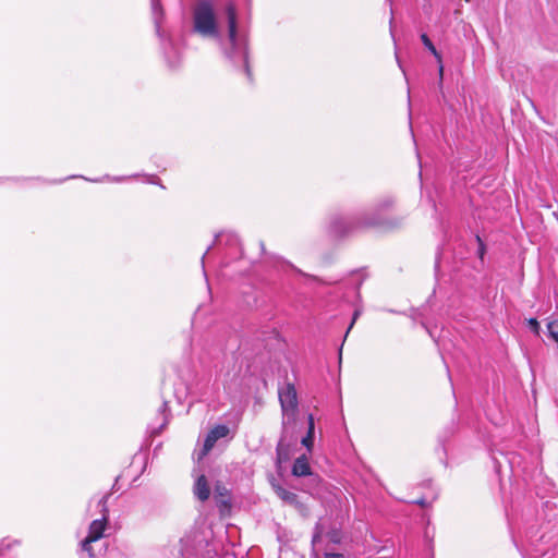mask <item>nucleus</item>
Wrapping results in <instances>:
<instances>
[{
	"label": "nucleus",
	"mask_w": 558,
	"mask_h": 558,
	"mask_svg": "<svg viewBox=\"0 0 558 558\" xmlns=\"http://www.w3.org/2000/svg\"><path fill=\"white\" fill-rule=\"evenodd\" d=\"M177 63H178V62H171V63H170V66H172V68H173V66H175V65H177Z\"/></svg>",
	"instance_id": "4be33fe9"
},
{
	"label": "nucleus",
	"mask_w": 558,
	"mask_h": 558,
	"mask_svg": "<svg viewBox=\"0 0 558 558\" xmlns=\"http://www.w3.org/2000/svg\"><path fill=\"white\" fill-rule=\"evenodd\" d=\"M279 400L284 415H294L298 405L296 390L293 385H288L279 391Z\"/></svg>",
	"instance_id": "423d86ee"
},
{
	"label": "nucleus",
	"mask_w": 558,
	"mask_h": 558,
	"mask_svg": "<svg viewBox=\"0 0 558 558\" xmlns=\"http://www.w3.org/2000/svg\"><path fill=\"white\" fill-rule=\"evenodd\" d=\"M210 248H211V245H209V246L207 247L206 252H205V253L203 254V256H202V264H203V265H204V262H205V257H206L207 253L210 251Z\"/></svg>",
	"instance_id": "6ab92c4d"
},
{
	"label": "nucleus",
	"mask_w": 558,
	"mask_h": 558,
	"mask_svg": "<svg viewBox=\"0 0 558 558\" xmlns=\"http://www.w3.org/2000/svg\"><path fill=\"white\" fill-rule=\"evenodd\" d=\"M549 336L558 343V319L550 322L547 325Z\"/></svg>",
	"instance_id": "2eb2a0df"
},
{
	"label": "nucleus",
	"mask_w": 558,
	"mask_h": 558,
	"mask_svg": "<svg viewBox=\"0 0 558 558\" xmlns=\"http://www.w3.org/2000/svg\"><path fill=\"white\" fill-rule=\"evenodd\" d=\"M292 474L296 477L311 475V465L308 463V459L305 454L299 457L292 466Z\"/></svg>",
	"instance_id": "1a4fd4ad"
},
{
	"label": "nucleus",
	"mask_w": 558,
	"mask_h": 558,
	"mask_svg": "<svg viewBox=\"0 0 558 558\" xmlns=\"http://www.w3.org/2000/svg\"><path fill=\"white\" fill-rule=\"evenodd\" d=\"M233 436H234V433H231V429L229 428V426H227L225 424H218V425L214 426L208 432V434L205 438L203 449L201 450L199 456H198V460L206 457L209 453V451L215 447L216 442L219 439L227 438V437H230V439H232Z\"/></svg>",
	"instance_id": "39448f33"
},
{
	"label": "nucleus",
	"mask_w": 558,
	"mask_h": 558,
	"mask_svg": "<svg viewBox=\"0 0 558 558\" xmlns=\"http://www.w3.org/2000/svg\"><path fill=\"white\" fill-rule=\"evenodd\" d=\"M276 453H277V462L278 463L284 462V461H287L289 459L288 449L284 448L282 442L278 444L277 449H276Z\"/></svg>",
	"instance_id": "4468645a"
},
{
	"label": "nucleus",
	"mask_w": 558,
	"mask_h": 558,
	"mask_svg": "<svg viewBox=\"0 0 558 558\" xmlns=\"http://www.w3.org/2000/svg\"><path fill=\"white\" fill-rule=\"evenodd\" d=\"M194 495L201 501H205L210 496V489L205 475H199L194 484Z\"/></svg>",
	"instance_id": "6e6552de"
},
{
	"label": "nucleus",
	"mask_w": 558,
	"mask_h": 558,
	"mask_svg": "<svg viewBox=\"0 0 558 558\" xmlns=\"http://www.w3.org/2000/svg\"><path fill=\"white\" fill-rule=\"evenodd\" d=\"M314 430L315 423L313 414L308 415V429L306 436H304L301 440L302 445L306 447L307 451L311 452L314 445Z\"/></svg>",
	"instance_id": "9b49d317"
},
{
	"label": "nucleus",
	"mask_w": 558,
	"mask_h": 558,
	"mask_svg": "<svg viewBox=\"0 0 558 558\" xmlns=\"http://www.w3.org/2000/svg\"><path fill=\"white\" fill-rule=\"evenodd\" d=\"M153 16L156 25L157 34L160 35V23L162 17V8L160 0H150Z\"/></svg>",
	"instance_id": "ddd939ff"
},
{
	"label": "nucleus",
	"mask_w": 558,
	"mask_h": 558,
	"mask_svg": "<svg viewBox=\"0 0 558 558\" xmlns=\"http://www.w3.org/2000/svg\"><path fill=\"white\" fill-rule=\"evenodd\" d=\"M318 538H319V535H318V534H315V535L313 536V541H312V542H313V545H315V544H316V542L318 541Z\"/></svg>",
	"instance_id": "aec40b11"
},
{
	"label": "nucleus",
	"mask_w": 558,
	"mask_h": 558,
	"mask_svg": "<svg viewBox=\"0 0 558 558\" xmlns=\"http://www.w3.org/2000/svg\"><path fill=\"white\" fill-rule=\"evenodd\" d=\"M109 499V494L105 495L98 502V505L101 507V519H97L90 522L88 527V534L85 537V539L82 541V550L87 553L90 558L95 556L92 543L97 542L104 536L107 522H108V515L109 510L107 507V502Z\"/></svg>",
	"instance_id": "20e7f679"
},
{
	"label": "nucleus",
	"mask_w": 558,
	"mask_h": 558,
	"mask_svg": "<svg viewBox=\"0 0 558 558\" xmlns=\"http://www.w3.org/2000/svg\"><path fill=\"white\" fill-rule=\"evenodd\" d=\"M214 499L221 512L231 507V497L227 487L220 483L216 484L214 489Z\"/></svg>",
	"instance_id": "0eeeda50"
},
{
	"label": "nucleus",
	"mask_w": 558,
	"mask_h": 558,
	"mask_svg": "<svg viewBox=\"0 0 558 558\" xmlns=\"http://www.w3.org/2000/svg\"><path fill=\"white\" fill-rule=\"evenodd\" d=\"M276 495L284 502L293 505L298 501V496L279 484H272Z\"/></svg>",
	"instance_id": "9d476101"
},
{
	"label": "nucleus",
	"mask_w": 558,
	"mask_h": 558,
	"mask_svg": "<svg viewBox=\"0 0 558 558\" xmlns=\"http://www.w3.org/2000/svg\"><path fill=\"white\" fill-rule=\"evenodd\" d=\"M225 11L228 19V38L232 47V51L229 52L228 56L230 58H234V56L238 54L241 58L244 71L248 80H251L252 73L248 66L247 45L245 38H242L238 35L236 9L234 3L228 2L226 4Z\"/></svg>",
	"instance_id": "7ed1b4c3"
},
{
	"label": "nucleus",
	"mask_w": 558,
	"mask_h": 558,
	"mask_svg": "<svg viewBox=\"0 0 558 558\" xmlns=\"http://www.w3.org/2000/svg\"><path fill=\"white\" fill-rule=\"evenodd\" d=\"M325 557L326 558H339V557H342V555L327 551V553H325Z\"/></svg>",
	"instance_id": "f3484780"
},
{
	"label": "nucleus",
	"mask_w": 558,
	"mask_h": 558,
	"mask_svg": "<svg viewBox=\"0 0 558 558\" xmlns=\"http://www.w3.org/2000/svg\"><path fill=\"white\" fill-rule=\"evenodd\" d=\"M193 29L203 37H220L215 5L211 0H197L193 9Z\"/></svg>",
	"instance_id": "f03ea898"
},
{
	"label": "nucleus",
	"mask_w": 558,
	"mask_h": 558,
	"mask_svg": "<svg viewBox=\"0 0 558 558\" xmlns=\"http://www.w3.org/2000/svg\"><path fill=\"white\" fill-rule=\"evenodd\" d=\"M359 315H360V312H359V311H355V312H354V314H353V317H352V322H351V324H350V326H349V328H348V330H347L345 336L349 333V331H350V330H351V328L353 327V325H354L355 320L357 319Z\"/></svg>",
	"instance_id": "dca6fc26"
},
{
	"label": "nucleus",
	"mask_w": 558,
	"mask_h": 558,
	"mask_svg": "<svg viewBox=\"0 0 558 558\" xmlns=\"http://www.w3.org/2000/svg\"><path fill=\"white\" fill-rule=\"evenodd\" d=\"M395 201L392 197H384L376 205L374 214L371 217L356 218V217H336L330 225L331 232L337 236H345L354 233L366 227L379 226L384 221L380 218V213L388 210L392 207Z\"/></svg>",
	"instance_id": "f257e3e1"
},
{
	"label": "nucleus",
	"mask_w": 558,
	"mask_h": 558,
	"mask_svg": "<svg viewBox=\"0 0 558 558\" xmlns=\"http://www.w3.org/2000/svg\"><path fill=\"white\" fill-rule=\"evenodd\" d=\"M530 325L534 330L538 329V323L535 318L530 319Z\"/></svg>",
	"instance_id": "a211bd4d"
},
{
	"label": "nucleus",
	"mask_w": 558,
	"mask_h": 558,
	"mask_svg": "<svg viewBox=\"0 0 558 558\" xmlns=\"http://www.w3.org/2000/svg\"><path fill=\"white\" fill-rule=\"evenodd\" d=\"M416 504L421 505V506H424L425 505V501L423 499H420L417 501H415Z\"/></svg>",
	"instance_id": "412c9836"
},
{
	"label": "nucleus",
	"mask_w": 558,
	"mask_h": 558,
	"mask_svg": "<svg viewBox=\"0 0 558 558\" xmlns=\"http://www.w3.org/2000/svg\"><path fill=\"white\" fill-rule=\"evenodd\" d=\"M421 40L423 43V45L433 53V56L437 59L438 63H439V74H440V77L442 76V71H444V68H442V64H441V56L440 53L437 51L436 47L434 46V44L432 43V40L429 39V37L426 35V34H422L421 35Z\"/></svg>",
	"instance_id": "f8f14e48"
}]
</instances>
